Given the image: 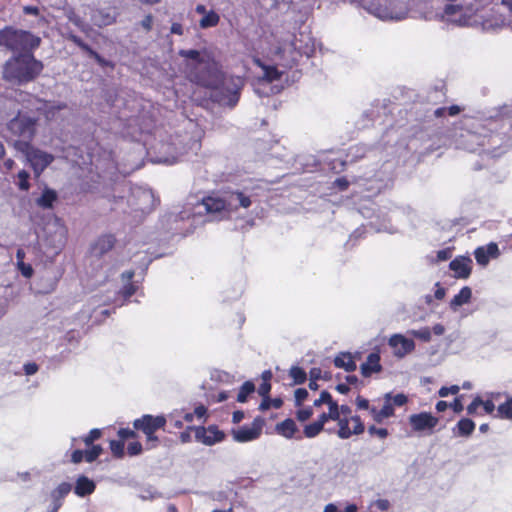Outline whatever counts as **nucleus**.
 <instances>
[{
  "instance_id": "obj_1",
  "label": "nucleus",
  "mask_w": 512,
  "mask_h": 512,
  "mask_svg": "<svg viewBox=\"0 0 512 512\" xmlns=\"http://www.w3.org/2000/svg\"><path fill=\"white\" fill-rule=\"evenodd\" d=\"M252 204L250 196L244 192L234 191L225 194H214L201 201L187 202L179 211H172L169 220L173 222L192 219V225L202 222L204 215L210 220H222L231 216L238 208H249Z\"/></svg>"
},
{
  "instance_id": "obj_2",
  "label": "nucleus",
  "mask_w": 512,
  "mask_h": 512,
  "mask_svg": "<svg viewBox=\"0 0 512 512\" xmlns=\"http://www.w3.org/2000/svg\"><path fill=\"white\" fill-rule=\"evenodd\" d=\"M202 85L213 90L212 97L219 104L234 107L239 101L244 81L241 77L225 75L216 67H209L207 76H196Z\"/></svg>"
},
{
  "instance_id": "obj_3",
  "label": "nucleus",
  "mask_w": 512,
  "mask_h": 512,
  "mask_svg": "<svg viewBox=\"0 0 512 512\" xmlns=\"http://www.w3.org/2000/svg\"><path fill=\"white\" fill-rule=\"evenodd\" d=\"M488 131H491V128L487 129L479 121L466 118L453 133L455 146L467 148L470 151H475V147H497L502 140L501 135L508 134L503 131L499 135H488Z\"/></svg>"
},
{
  "instance_id": "obj_4",
  "label": "nucleus",
  "mask_w": 512,
  "mask_h": 512,
  "mask_svg": "<svg viewBox=\"0 0 512 512\" xmlns=\"http://www.w3.org/2000/svg\"><path fill=\"white\" fill-rule=\"evenodd\" d=\"M314 49V41L309 35L303 33L299 37L286 34L278 39L273 47L274 59L284 67L293 66L302 55L309 56Z\"/></svg>"
},
{
  "instance_id": "obj_5",
  "label": "nucleus",
  "mask_w": 512,
  "mask_h": 512,
  "mask_svg": "<svg viewBox=\"0 0 512 512\" xmlns=\"http://www.w3.org/2000/svg\"><path fill=\"white\" fill-rule=\"evenodd\" d=\"M43 64L31 52L20 53L9 58L3 66V77L13 84L34 80L42 71Z\"/></svg>"
},
{
  "instance_id": "obj_6",
  "label": "nucleus",
  "mask_w": 512,
  "mask_h": 512,
  "mask_svg": "<svg viewBox=\"0 0 512 512\" xmlns=\"http://www.w3.org/2000/svg\"><path fill=\"white\" fill-rule=\"evenodd\" d=\"M362 7L381 20H402L408 14L407 0H361Z\"/></svg>"
},
{
  "instance_id": "obj_7",
  "label": "nucleus",
  "mask_w": 512,
  "mask_h": 512,
  "mask_svg": "<svg viewBox=\"0 0 512 512\" xmlns=\"http://www.w3.org/2000/svg\"><path fill=\"white\" fill-rule=\"evenodd\" d=\"M40 44V38L30 32L5 27L0 30V46L13 52L14 55L31 52Z\"/></svg>"
},
{
  "instance_id": "obj_8",
  "label": "nucleus",
  "mask_w": 512,
  "mask_h": 512,
  "mask_svg": "<svg viewBox=\"0 0 512 512\" xmlns=\"http://www.w3.org/2000/svg\"><path fill=\"white\" fill-rule=\"evenodd\" d=\"M442 19L458 26L472 25L473 17L480 6L475 0H446Z\"/></svg>"
},
{
  "instance_id": "obj_9",
  "label": "nucleus",
  "mask_w": 512,
  "mask_h": 512,
  "mask_svg": "<svg viewBox=\"0 0 512 512\" xmlns=\"http://www.w3.org/2000/svg\"><path fill=\"white\" fill-rule=\"evenodd\" d=\"M15 148L25 155L26 161L31 165L36 176H39L54 161L52 154L33 147L29 142L16 141Z\"/></svg>"
},
{
  "instance_id": "obj_10",
  "label": "nucleus",
  "mask_w": 512,
  "mask_h": 512,
  "mask_svg": "<svg viewBox=\"0 0 512 512\" xmlns=\"http://www.w3.org/2000/svg\"><path fill=\"white\" fill-rule=\"evenodd\" d=\"M384 177L374 171L365 172L363 175L354 178L353 184L356 193L367 192L365 197L369 198L380 192L383 187Z\"/></svg>"
},
{
  "instance_id": "obj_11",
  "label": "nucleus",
  "mask_w": 512,
  "mask_h": 512,
  "mask_svg": "<svg viewBox=\"0 0 512 512\" xmlns=\"http://www.w3.org/2000/svg\"><path fill=\"white\" fill-rule=\"evenodd\" d=\"M8 129L14 135L19 136L21 138L20 141L29 142L35 133V120L32 117L19 113L9 122Z\"/></svg>"
},
{
  "instance_id": "obj_12",
  "label": "nucleus",
  "mask_w": 512,
  "mask_h": 512,
  "mask_svg": "<svg viewBox=\"0 0 512 512\" xmlns=\"http://www.w3.org/2000/svg\"><path fill=\"white\" fill-rule=\"evenodd\" d=\"M264 420L257 417L249 425H243L237 429L232 430L234 441L239 443H246L258 439L262 433Z\"/></svg>"
},
{
  "instance_id": "obj_13",
  "label": "nucleus",
  "mask_w": 512,
  "mask_h": 512,
  "mask_svg": "<svg viewBox=\"0 0 512 512\" xmlns=\"http://www.w3.org/2000/svg\"><path fill=\"white\" fill-rule=\"evenodd\" d=\"M189 429H193L195 432V439L206 446H212L222 442L225 439V433L215 425L208 427L203 426H189Z\"/></svg>"
},
{
  "instance_id": "obj_14",
  "label": "nucleus",
  "mask_w": 512,
  "mask_h": 512,
  "mask_svg": "<svg viewBox=\"0 0 512 512\" xmlns=\"http://www.w3.org/2000/svg\"><path fill=\"white\" fill-rule=\"evenodd\" d=\"M388 345L392 349L393 355L398 359L412 353L416 346L413 339L400 333L391 335L388 339Z\"/></svg>"
},
{
  "instance_id": "obj_15",
  "label": "nucleus",
  "mask_w": 512,
  "mask_h": 512,
  "mask_svg": "<svg viewBox=\"0 0 512 512\" xmlns=\"http://www.w3.org/2000/svg\"><path fill=\"white\" fill-rule=\"evenodd\" d=\"M414 432L431 434L438 424V418L429 412L412 414L408 418Z\"/></svg>"
},
{
  "instance_id": "obj_16",
  "label": "nucleus",
  "mask_w": 512,
  "mask_h": 512,
  "mask_svg": "<svg viewBox=\"0 0 512 512\" xmlns=\"http://www.w3.org/2000/svg\"><path fill=\"white\" fill-rule=\"evenodd\" d=\"M165 416H152V415H144L140 419H136L134 421V427L138 430H142L145 434L154 433L157 429L164 427L166 424Z\"/></svg>"
},
{
  "instance_id": "obj_17",
  "label": "nucleus",
  "mask_w": 512,
  "mask_h": 512,
  "mask_svg": "<svg viewBox=\"0 0 512 512\" xmlns=\"http://www.w3.org/2000/svg\"><path fill=\"white\" fill-rule=\"evenodd\" d=\"M85 16L89 18L91 23L98 27L111 25L115 22V13L110 8L106 9H93L89 8Z\"/></svg>"
},
{
  "instance_id": "obj_18",
  "label": "nucleus",
  "mask_w": 512,
  "mask_h": 512,
  "mask_svg": "<svg viewBox=\"0 0 512 512\" xmlns=\"http://www.w3.org/2000/svg\"><path fill=\"white\" fill-rule=\"evenodd\" d=\"M476 262L480 266H487L491 259H497L500 256L498 244L490 242L487 245L477 247L474 251Z\"/></svg>"
},
{
  "instance_id": "obj_19",
  "label": "nucleus",
  "mask_w": 512,
  "mask_h": 512,
  "mask_svg": "<svg viewBox=\"0 0 512 512\" xmlns=\"http://www.w3.org/2000/svg\"><path fill=\"white\" fill-rule=\"evenodd\" d=\"M394 414L395 409L391 402V393L384 395V403L380 409H377L375 406H372L370 409L372 419L378 424L383 423L387 418L393 417Z\"/></svg>"
},
{
  "instance_id": "obj_20",
  "label": "nucleus",
  "mask_w": 512,
  "mask_h": 512,
  "mask_svg": "<svg viewBox=\"0 0 512 512\" xmlns=\"http://www.w3.org/2000/svg\"><path fill=\"white\" fill-rule=\"evenodd\" d=\"M456 278L466 279L470 276L472 270V260L466 256H459L449 264Z\"/></svg>"
},
{
  "instance_id": "obj_21",
  "label": "nucleus",
  "mask_w": 512,
  "mask_h": 512,
  "mask_svg": "<svg viewBox=\"0 0 512 512\" xmlns=\"http://www.w3.org/2000/svg\"><path fill=\"white\" fill-rule=\"evenodd\" d=\"M195 12L202 15V18L199 20V26L202 29L215 27L220 21V16L214 10H207L202 4H198L195 7Z\"/></svg>"
},
{
  "instance_id": "obj_22",
  "label": "nucleus",
  "mask_w": 512,
  "mask_h": 512,
  "mask_svg": "<svg viewBox=\"0 0 512 512\" xmlns=\"http://www.w3.org/2000/svg\"><path fill=\"white\" fill-rule=\"evenodd\" d=\"M115 245V237L111 234L100 236L92 245L91 251L95 256H102L109 252Z\"/></svg>"
},
{
  "instance_id": "obj_23",
  "label": "nucleus",
  "mask_w": 512,
  "mask_h": 512,
  "mask_svg": "<svg viewBox=\"0 0 512 512\" xmlns=\"http://www.w3.org/2000/svg\"><path fill=\"white\" fill-rule=\"evenodd\" d=\"M472 298V289L468 286H464L450 301L449 308L452 312L457 313L460 308L468 304Z\"/></svg>"
},
{
  "instance_id": "obj_24",
  "label": "nucleus",
  "mask_w": 512,
  "mask_h": 512,
  "mask_svg": "<svg viewBox=\"0 0 512 512\" xmlns=\"http://www.w3.org/2000/svg\"><path fill=\"white\" fill-rule=\"evenodd\" d=\"M381 370L380 355L377 352L370 353L366 361L361 365V373L364 377H369L372 373H377Z\"/></svg>"
},
{
  "instance_id": "obj_25",
  "label": "nucleus",
  "mask_w": 512,
  "mask_h": 512,
  "mask_svg": "<svg viewBox=\"0 0 512 512\" xmlns=\"http://www.w3.org/2000/svg\"><path fill=\"white\" fill-rule=\"evenodd\" d=\"M136 195L139 200L138 209L141 210L142 213L149 212L153 208L155 202L152 191L148 189H138L136 191Z\"/></svg>"
},
{
  "instance_id": "obj_26",
  "label": "nucleus",
  "mask_w": 512,
  "mask_h": 512,
  "mask_svg": "<svg viewBox=\"0 0 512 512\" xmlns=\"http://www.w3.org/2000/svg\"><path fill=\"white\" fill-rule=\"evenodd\" d=\"M94 490L95 483L86 476H80L77 479L74 491L78 496L84 497L86 495L93 493Z\"/></svg>"
},
{
  "instance_id": "obj_27",
  "label": "nucleus",
  "mask_w": 512,
  "mask_h": 512,
  "mask_svg": "<svg viewBox=\"0 0 512 512\" xmlns=\"http://www.w3.org/2000/svg\"><path fill=\"white\" fill-rule=\"evenodd\" d=\"M334 364L338 368H343L347 372L356 370V362L350 353H340L334 359Z\"/></svg>"
},
{
  "instance_id": "obj_28",
  "label": "nucleus",
  "mask_w": 512,
  "mask_h": 512,
  "mask_svg": "<svg viewBox=\"0 0 512 512\" xmlns=\"http://www.w3.org/2000/svg\"><path fill=\"white\" fill-rule=\"evenodd\" d=\"M134 276L133 271L123 272L121 275L123 287L121 289V294L125 299L131 297L137 290V287L134 283L131 282Z\"/></svg>"
},
{
  "instance_id": "obj_29",
  "label": "nucleus",
  "mask_w": 512,
  "mask_h": 512,
  "mask_svg": "<svg viewBox=\"0 0 512 512\" xmlns=\"http://www.w3.org/2000/svg\"><path fill=\"white\" fill-rule=\"evenodd\" d=\"M275 430L279 435L291 439L297 431V426L292 419H286L278 423Z\"/></svg>"
},
{
  "instance_id": "obj_30",
  "label": "nucleus",
  "mask_w": 512,
  "mask_h": 512,
  "mask_svg": "<svg viewBox=\"0 0 512 512\" xmlns=\"http://www.w3.org/2000/svg\"><path fill=\"white\" fill-rule=\"evenodd\" d=\"M180 55L190 61L195 68L206 66L205 56L197 50H181Z\"/></svg>"
},
{
  "instance_id": "obj_31",
  "label": "nucleus",
  "mask_w": 512,
  "mask_h": 512,
  "mask_svg": "<svg viewBox=\"0 0 512 512\" xmlns=\"http://www.w3.org/2000/svg\"><path fill=\"white\" fill-rule=\"evenodd\" d=\"M474 429L475 423L468 418H463L457 423L456 427L453 429V432L459 436H469L472 434Z\"/></svg>"
},
{
  "instance_id": "obj_32",
  "label": "nucleus",
  "mask_w": 512,
  "mask_h": 512,
  "mask_svg": "<svg viewBox=\"0 0 512 512\" xmlns=\"http://www.w3.org/2000/svg\"><path fill=\"white\" fill-rule=\"evenodd\" d=\"M56 199L57 193L52 189L46 188L37 199V204L42 208H51Z\"/></svg>"
},
{
  "instance_id": "obj_33",
  "label": "nucleus",
  "mask_w": 512,
  "mask_h": 512,
  "mask_svg": "<svg viewBox=\"0 0 512 512\" xmlns=\"http://www.w3.org/2000/svg\"><path fill=\"white\" fill-rule=\"evenodd\" d=\"M257 63L263 70V80H265L267 82H272V81L280 79V77L282 75V71H279L274 66L263 65L260 63V61H257Z\"/></svg>"
},
{
  "instance_id": "obj_34",
  "label": "nucleus",
  "mask_w": 512,
  "mask_h": 512,
  "mask_svg": "<svg viewBox=\"0 0 512 512\" xmlns=\"http://www.w3.org/2000/svg\"><path fill=\"white\" fill-rule=\"evenodd\" d=\"M72 485L68 482H63L59 484L52 492L51 499L54 502L61 501L65 498V496L71 491Z\"/></svg>"
},
{
  "instance_id": "obj_35",
  "label": "nucleus",
  "mask_w": 512,
  "mask_h": 512,
  "mask_svg": "<svg viewBox=\"0 0 512 512\" xmlns=\"http://www.w3.org/2000/svg\"><path fill=\"white\" fill-rule=\"evenodd\" d=\"M52 226L55 228L56 245L62 246L66 240L67 228L59 219H55L54 222L52 223Z\"/></svg>"
},
{
  "instance_id": "obj_36",
  "label": "nucleus",
  "mask_w": 512,
  "mask_h": 512,
  "mask_svg": "<svg viewBox=\"0 0 512 512\" xmlns=\"http://www.w3.org/2000/svg\"><path fill=\"white\" fill-rule=\"evenodd\" d=\"M496 417L512 420V397H507L506 401L498 406Z\"/></svg>"
},
{
  "instance_id": "obj_37",
  "label": "nucleus",
  "mask_w": 512,
  "mask_h": 512,
  "mask_svg": "<svg viewBox=\"0 0 512 512\" xmlns=\"http://www.w3.org/2000/svg\"><path fill=\"white\" fill-rule=\"evenodd\" d=\"M337 422L339 426L337 434L341 439H348L352 435H355L354 432H352V428L349 426V417H341Z\"/></svg>"
},
{
  "instance_id": "obj_38",
  "label": "nucleus",
  "mask_w": 512,
  "mask_h": 512,
  "mask_svg": "<svg viewBox=\"0 0 512 512\" xmlns=\"http://www.w3.org/2000/svg\"><path fill=\"white\" fill-rule=\"evenodd\" d=\"M39 103H40V106L37 107V110L43 111L45 117L48 120L54 119L56 111H59L66 107L64 104L54 105V104L41 103V102H39Z\"/></svg>"
},
{
  "instance_id": "obj_39",
  "label": "nucleus",
  "mask_w": 512,
  "mask_h": 512,
  "mask_svg": "<svg viewBox=\"0 0 512 512\" xmlns=\"http://www.w3.org/2000/svg\"><path fill=\"white\" fill-rule=\"evenodd\" d=\"M69 39L75 43L78 47H80L83 51L87 52L90 56L96 59L97 62L102 63L101 56L95 52L90 46H88L86 43H84L81 38H79L76 35H70Z\"/></svg>"
},
{
  "instance_id": "obj_40",
  "label": "nucleus",
  "mask_w": 512,
  "mask_h": 512,
  "mask_svg": "<svg viewBox=\"0 0 512 512\" xmlns=\"http://www.w3.org/2000/svg\"><path fill=\"white\" fill-rule=\"evenodd\" d=\"M408 334L418 338L424 342H429L432 338V332L431 329L428 327H423L420 329H412L408 331Z\"/></svg>"
},
{
  "instance_id": "obj_41",
  "label": "nucleus",
  "mask_w": 512,
  "mask_h": 512,
  "mask_svg": "<svg viewBox=\"0 0 512 512\" xmlns=\"http://www.w3.org/2000/svg\"><path fill=\"white\" fill-rule=\"evenodd\" d=\"M254 389H255V387L252 382H249V381L245 382L241 386L240 391L237 395L238 402H241V403L246 402L248 395L251 394L254 391Z\"/></svg>"
},
{
  "instance_id": "obj_42",
  "label": "nucleus",
  "mask_w": 512,
  "mask_h": 512,
  "mask_svg": "<svg viewBox=\"0 0 512 512\" xmlns=\"http://www.w3.org/2000/svg\"><path fill=\"white\" fill-rule=\"evenodd\" d=\"M289 375L295 384H302L306 380V372L298 366H292Z\"/></svg>"
},
{
  "instance_id": "obj_43",
  "label": "nucleus",
  "mask_w": 512,
  "mask_h": 512,
  "mask_svg": "<svg viewBox=\"0 0 512 512\" xmlns=\"http://www.w3.org/2000/svg\"><path fill=\"white\" fill-rule=\"evenodd\" d=\"M323 429L321 422L315 421L311 424H308L304 428V434L308 438H313L317 436Z\"/></svg>"
},
{
  "instance_id": "obj_44",
  "label": "nucleus",
  "mask_w": 512,
  "mask_h": 512,
  "mask_svg": "<svg viewBox=\"0 0 512 512\" xmlns=\"http://www.w3.org/2000/svg\"><path fill=\"white\" fill-rule=\"evenodd\" d=\"M17 178H18V182H17V185L18 187L21 189V190H28L29 187H30V184H29V173L26 172L25 170H21L19 171V173L17 174Z\"/></svg>"
},
{
  "instance_id": "obj_45",
  "label": "nucleus",
  "mask_w": 512,
  "mask_h": 512,
  "mask_svg": "<svg viewBox=\"0 0 512 512\" xmlns=\"http://www.w3.org/2000/svg\"><path fill=\"white\" fill-rule=\"evenodd\" d=\"M101 452L102 448L99 445H94L91 449L85 451V460L91 463L100 456Z\"/></svg>"
},
{
  "instance_id": "obj_46",
  "label": "nucleus",
  "mask_w": 512,
  "mask_h": 512,
  "mask_svg": "<svg viewBox=\"0 0 512 512\" xmlns=\"http://www.w3.org/2000/svg\"><path fill=\"white\" fill-rule=\"evenodd\" d=\"M349 420L350 423H353L352 432H354L355 435H360L364 432L365 427L359 416H351Z\"/></svg>"
},
{
  "instance_id": "obj_47",
  "label": "nucleus",
  "mask_w": 512,
  "mask_h": 512,
  "mask_svg": "<svg viewBox=\"0 0 512 512\" xmlns=\"http://www.w3.org/2000/svg\"><path fill=\"white\" fill-rule=\"evenodd\" d=\"M110 449L116 457H122L124 454V443L123 441L112 440L110 442Z\"/></svg>"
},
{
  "instance_id": "obj_48",
  "label": "nucleus",
  "mask_w": 512,
  "mask_h": 512,
  "mask_svg": "<svg viewBox=\"0 0 512 512\" xmlns=\"http://www.w3.org/2000/svg\"><path fill=\"white\" fill-rule=\"evenodd\" d=\"M328 406H329L328 417H330L331 420L338 421L341 418L338 404L332 400L328 404Z\"/></svg>"
},
{
  "instance_id": "obj_49",
  "label": "nucleus",
  "mask_w": 512,
  "mask_h": 512,
  "mask_svg": "<svg viewBox=\"0 0 512 512\" xmlns=\"http://www.w3.org/2000/svg\"><path fill=\"white\" fill-rule=\"evenodd\" d=\"M168 419L173 423L174 427L181 428L183 426V419L180 411H173L168 415Z\"/></svg>"
},
{
  "instance_id": "obj_50",
  "label": "nucleus",
  "mask_w": 512,
  "mask_h": 512,
  "mask_svg": "<svg viewBox=\"0 0 512 512\" xmlns=\"http://www.w3.org/2000/svg\"><path fill=\"white\" fill-rule=\"evenodd\" d=\"M368 433L370 435H376L380 439H385L389 434L386 428H377L375 425L368 427Z\"/></svg>"
},
{
  "instance_id": "obj_51",
  "label": "nucleus",
  "mask_w": 512,
  "mask_h": 512,
  "mask_svg": "<svg viewBox=\"0 0 512 512\" xmlns=\"http://www.w3.org/2000/svg\"><path fill=\"white\" fill-rule=\"evenodd\" d=\"M312 415L313 410L310 406L299 409L296 414L297 419L302 422L308 420Z\"/></svg>"
},
{
  "instance_id": "obj_52",
  "label": "nucleus",
  "mask_w": 512,
  "mask_h": 512,
  "mask_svg": "<svg viewBox=\"0 0 512 512\" xmlns=\"http://www.w3.org/2000/svg\"><path fill=\"white\" fill-rule=\"evenodd\" d=\"M407 401H408V397L403 393H399L396 395L391 394V402H392V405L394 408H395V406L401 407V406L405 405L407 403Z\"/></svg>"
},
{
  "instance_id": "obj_53",
  "label": "nucleus",
  "mask_w": 512,
  "mask_h": 512,
  "mask_svg": "<svg viewBox=\"0 0 512 512\" xmlns=\"http://www.w3.org/2000/svg\"><path fill=\"white\" fill-rule=\"evenodd\" d=\"M294 397H295V404L297 406H301L302 403L307 399L308 397V391L304 388H298L296 391H295V394H294Z\"/></svg>"
},
{
  "instance_id": "obj_54",
  "label": "nucleus",
  "mask_w": 512,
  "mask_h": 512,
  "mask_svg": "<svg viewBox=\"0 0 512 512\" xmlns=\"http://www.w3.org/2000/svg\"><path fill=\"white\" fill-rule=\"evenodd\" d=\"M459 390H460V387L457 385H452L450 387H441L438 391V394L440 397L444 398L450 394H452V395L457 394L459 392Z\"/></svg>"
},
{
  "instance_id": "obj_55",
  "label": "nucleus",
  "mask_w": 512,
  "mask_h": 512,
  "mask_svg": "<svg viewBox=\"0 0 512 512\" xmlns=\"http://www.w3.org/2000/svg\"><path fill=\"white\" fill-rule=\"evenodd\" d=\"M101 436V430L99 429H92L88 435H86L84 438H83V441L84 443L89 446L91 445L95 440H97L98 438H100Z\"/></svg>"
},
{
  "instance_id": "obj_56",
  "label": "nucleus",
  "mask_w": 512,
  "mask_h": 512,
  "mask_svg": "<svg viewBox=\"0 0 512 512\" xmlns=\"http://www.w3.org/2000/svg\"><path fill=\"white\" fill-rule=\"evenodd\" d=\"M482 405V399L480 397H476L467 407V413L470 415H475L478 412L479 407Z\"/></svg>"
},
{
  "instance_id": "obj_57",
  "label": "nucleus",
  "mask_w": 512,
  "mask_h": 512,
  "mask_svg": "<svg viewBox=\"0 0 512 512\" xmlns=\"http://www.w3.org/2000/svg\"><path fill=\"white\" fill-rule=\"evenodd\" d=\"M332 400V396L329 392L322 391L320 397L314 401V406L318 407L324 403L329 404Z\"/></svg>"
},
{
  "instance_id": "obj_58",
  "label": "nucleus",
  "mask_w": 512,
  "mask_h": 512,
  "mask_svg": "<svg viewBox=\"0 0 512 512\" xmlns=\"http://www.w3.org/2000/svg\"><path fill=\"white\" fill-rule=\"evenodd\" d=\"M142 451V445L139 442H130L127 446V452L130 456H136Z\"/></svg>"
},
{
  "instance_id": "obj_59",
  "label": "nucleus",
  "mask_w": 512,
  "mask_h": 512,
  "mask_svg": "<svg viewBox=\"0 0 512 512\" xmlns=\"http://www.w3.org/2000/svg\"><path fill=\"white\" fill-rule=\"evenodd\" d=\"M17 267L24 277L30 278L33 275V268L30 264L20 262Z\"/></svg>"
},
{
  "instance_id": "obj_60",
  "label": "nucleus",
  "mask_w": 512,
  "mask_h": 512,
  "mask_svg": "<svg viewBox=\"0 0 512 512\" xmlns=\"http://www.w3.org/2000/svg\"><path fill=\"white\" fill-rule=\"evenodd\" d=\"M356 405H357V408L358 409H364V410H369L372 408V406H370L369 404V401L365 398H362L361 396H358L356 398Z\"/></svg>"
},
{
  "instance_id": "obj_61",
  "label": "nucleus",
  "mask_w": 512,
  "mask_h": 512,
  "mask_svg": "<svg viewBox=\"0 0 512 512\" xmlns=\"http://www.w3.org/2000/svg\"><path fill=\"white\" fill-rule=\"evenodd\" d=\"M373 505L381 511H386L390 507V502L387 499H378Z\"/></svg>"
},
{
  "instance_id": "obj_62",
  "label": "nucleus",
  "mask_w": 512,
  "mask_h": 512,
  "mask_svg": "<svg viewBox=\"0 0 512 512\" xmlns=\"http://www.w3.org/2000/svg\"><path fill=\"white\" fill-rule=\"evenodd\" d=\"M349 184V181L345 178H338L334 182V186L338 188L340 191L347 189Z\"/></svg>"
},
{
  "instance_id": "obj_63",
  "label": "nucleus",
  "mask_w": 512,
  "mask_h": 512,
  "mask_svg": "<svg viewBox=\"0 0 512 512\" xmlns=\"http://www.w3.org/2000/svg\"><path fill=\"white\" fill-rule=\"evenodd\" d=\"M85 458V451L75 450L72 453L71 460L73 463H80Z\"/></svg>"
},
{
  "instance_id": "obj_64",
  "label": "nucleus",
  "mask_w": 512,
  "mask_h": 512,
  "mask_svg": "<svg viewBox=\"0 0 512 512\" xmlns=\"http://www.w3.org/2000/svg\"><path fill=\"white\" fill-rule=\"evenodd\" d=\"M481 406L483 407V410L486 414H492L495 410V405L491 400L482 401Z\"/></svg>"
}]
</instances>
